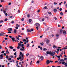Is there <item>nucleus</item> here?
Returning a JSON list of instances; mask_svg holds the SVG:
<instances>
[{
    "label": "nucleus",
    "instance_id": "f257e3e1",
    "mask_svg": "<svg viewBox=\"0 0 67 67\" xmlns=\"http://www.w3.org/2000/svg\"><path fill=\"white\" fill-rule=\"evenodd\" d=\"M46 53L47 54L50 55L51 56H54L55 54V52L53 51L52 52L51 51L50 52L48 51L46 52Z\"/></svg>",
    "mask_w": 67,
    "mask_h": 67
},
{
    "label": "nucleus",
    "instance_id": "e2e57ef3",
    "mask_svg": "<svg viewBox=\"0 0 67 67\" xmlns=\"http://www.w3.org/2000/svg\"><path fill=\"white\" fill-rule=\"evenodd\" d=\"M64 60H67V58H65L64 59Z\"/></svg>",
    "mask_w": 67,
    "mask_h": 67
},
{
    "label": "nucleus",
    "instance_id": "338daca9",
    "mask_svg": "<svg viewBox=\"0 0 67 67\" xmlns=\"http://www.w3.org/2000/svg\"><path fill=\"white\" fill-rule=\"evenodd\" d=\"M8 33H11V32L10 31H9L8 32Z\"/></svg>",
    "mask_w": 67,
    "mask_h": 67
},
{
    "label": "nucleus",
    "instance_id": "0e129e2a",
    "mask_svg": "<svg viewBox=\"0 0 67 67\" xmlns=\"http://www.w3.org/2000/svg\"><path fill=\"white\" fill-rule=\"evenodd\" d=\"M26 40L25 39H24L23 40V42H26Z\"/></svg>",
    "mask_w": 67,
    "mask_h": 67
},
{
    "label": "nucleus",
    "instance_id": "2eb2a0df",
    "mask_svg": "<svg viewBox=\"0 0 67 67\" xmlns=\"http://www.w3.org/2000/svg\"><path fill=\"white\" fill-rule=\"evenodd\" d=\"M53 47L54 48H57L56 47V46L55 45H54L53 46Z\"/></svg>",
    "mask_w": 67,
    "mask_h": 67
},
{
    "label": "nucleus",
    "instance_id": "4468645a",
    "mask_svg": "<svg viewBox=\"0 0 67 67\" xmlns=\"http://www.w3.org/2000/svg\"><path fill=\"white\" fill-rule=\"evenodd\" d=\"M9 48H10V49H13V48H14V47H12V46H9Z\"/></svg>",
    "mask_w": 67,
    "mask_h": 67
},
{
    "label": "nucleus",
    "instance_id": "f03ea898",
    "mask_svg": "<svg viewBox=\"0 0 67 67\" xmlns=\"http://www.w3.org/2000/svg\"><path fill=\"white\" fill-rule=\"evenodd\" d=\"M24 44H21L20 43H19L18 44V47H17V49H19L20 48H21V47H22L23 46H24Z\"/></svg>",
    "mask_w": 67,
    "mask_h": 67
},
{
    "label": "nucleus",
    "instance_id": "bb28decb",
    "mask_svg": "<svg viewBox=\"0 0 67 67\" xmlns=\"http://www.w3.org/2000/svg\"><path fill=\"white\" fill-rule=\"evenodd\" d=\"M48 14H50V15H52V13H51V12H48Z\"/></svg>",
    "mask_w": 67,
    "mask_h": 67
},
{
    "label": "nucleus",
    "instance_id": "5701e85b",
    "mask_svg": "<svg viewBox=\"0 0 67 67\" xmlns=\"http://www.w3.org/2000/svg\"><path fill=\"white\" fill-rule=\"evenodd\" d=\"M11 23L12 24H14V21L12 20V21L11 22Z\"/></svg>",
    "mask_w": 67,
    "mask_h": 67
},
{
    "label": "nucleus",
    "instance_id": "f3484780",
    "mask_svg": "<svg viewBox=\"0 0 67 67\" xmlns=\"http://www.w3.org/2000/svg\"><path fill=\"white\" fill-rule=\"evenodd\" d=\"M54 12L56 13L57 12V9H54L53 10Z\"/></svg>",
    "mask_w": 67,
    "mask_h": 67
},
{
    "label": "nucleus",
    "instance_id": "1a4fd4ad",
    "mask_svg": "<svg viewBox=\"0 0 67 67\" xmlns=\"http://www.w3.org/2000/svg\"><path fill=\"white\" fill-rule=\"evenodd\" d=\"M63 34L64 35H66V32L65 30H64L63 32Z\"/></svg>",
    "mask_w": 67,
    "mask_h": 67
},
{
    "label": "nucleus",
    "instance_id": "58836bf2",
    "mask_svg": "<svg viewBox=\"0 0 67 67\" xmlns=\"http://www.w3.org/2000/svg\"><path fill=\"white\" fill-rule=\"evenodd\" d=\"M65 63V62H63L62 63V65H64V64Z\"/></svg>",
    "mask_w": 67,
    "mask_h": 67
},
{
    "label": "nucleus",
    "instance_id": "aec40b11",
    "mask_svg": "<svg viewBox=\"0 0 67 67\" xmlns=\"http://www.w3.org/2000/svg\"><path fill=\"white\" fill-rule=\"evenodd\" d=\"M29 23H31L32 21V19H30L29 20Z\"/></svg>",
    "mask_w": 67,
    "mask_h": 67
},
{
    "label": "nucleus",
    "instance_id": "9b49d317",
    "mask_svg": "<svg viewBox=\"0 0 67 67\" xmlns=\"http://www.w3.org/2000/svg\"><path fill=\"white\" fill-rule=\"evenodd\" d=\"M27 31L28 32H31V30H29V29H27Z\"/></svg>",
    "mask_w": 67,
    "mask_h": 67
},
{
    "label": "nucleus",
    "instance_id": "7ed1b4c3",
    "mask_svg": "<svg viewBox=\"0 0 67 67\" xmlns=\"http://www.w3.org/2000/svg\"><path fill=\"white\" fill-rule=\"evenodd\" d=\"M3 54H2L0 55V59H2L3 58Z\"/></svg>",
    "mask_w": 67,
    "mask_h": 67
},
{
    "label": "nucleus",
    "instance_id": "69168bd1",
    "mask_svg": "<svg viewBox=\"0 0 67 67\" xmlns=\"http://www.w3.org/2000/svg\"><path fill=\"white\" fill-rule=\"evenodd\" d=\"M14 55H16V52H15L14 53Z\"/></svg>",
    "mask_w": 67,
    "mask_h": 67
},
{
    "label": "nucleus",
    "instance_id": "473e14b6",
    "mask_svg": "<svg viewBox=\"0 0 67 67\" xmlns=\"http://www.w3.org/2000/svg\"><path fill=\"white\" fill-rule=\"evenodd\" d=\"M40 44L41 45H42V46H43L44 44V43H43V42H42L40 43Z\"/></svg>",
    "mask_w": 67,
    "mask_h": 67
},
{
    "label": "nucleus",
    "instance_id": "49530a36",
    "mask_svg": "<svg viewBox=\"0 0 67 67\" xmlns=\"http://www.w3.org/2000/svg\"><path fill=\"white\" fill-rule=\"evenodd\" d=\"M62 62H60V61H59V62L58 63L59 64H62Z\"/></svg>",
    "mask_w": 67,
    "mask_h": 67
},
{
    "label": "nucleus",
    "instance_id": "c03bdc74",
    "mask_svg": "<svg viewBox=\"0 0 67 67\" xmlns=\"http://www.w3.org/2000/svg\"><path fill=\"white\" fill-rule=\"evenodd\" d=\"M54 4L55 5H56V4H57V3H56L55 2H54Z\"/></svg>",
    "mask_w": 67,
    "mask_h": 67
},
{
    "label": "nucleus",
    "instance_id": "a19ab883",
    "mask_svg": "<svg viewBox=\"0 0 67 67\" xmlns=\"http://www.w3.org/2000/svg\"><path fill=\"white\" fill-rule=\"evenodd\" d=\"M6 57L7 58V59H8V58H9V56L8 55H6Z\"/></svg>",
    "mask_w": 67,
    "mask_h": 67
},
{
    "label": "nucleus",
    "instance_id": "a878e982",
    "mask_svg": "<svg viewBox=\"0 0 67 67\" xmlns=\"http://www.w3.org/2000/svg\"><path fill=\"white\" fill-rule=\"evenodd\" d=\"M20 50H21V51H24L25 50V49H23L22 48H20Z\"/></svg>",
    "mask_w": 67,
    "mask_h": 67
},
{
    "label": "nucleus",
    "instance_id": "4d7b16f0",
    "mask_svg": "<svg viewBox=\"0 0 67 67\" xmlns=\"http://www.w3.org/2000/svg\"><path fill=\"white\" fill-rule=\"evenodd\" d=\"M24 18H23L22 19H21V21H24Z\"/></svg>",
    "mask_w": 67,
    "mask_h": 67
},
{
    "label": "nucleus",
    "instance_id": "7c9ffc66",
    "mask_svg": "<svg viewBox=\"0 0 67 67\" xmlns=\"http://www.w3.org/2000/svg\"><path fill=\"white\" fill-rule=\"evenodd\" d=\"M43 9H47V7L45 6L43 8Z\"/></svg>",
    "mask_w": 67,
    "mask_h": 67
},
{
    "label": "nucleus",
    "instance_id": "dca6fc26",
    "mask_svg": "<svg viewBox=\"0 0 67 67\" xmlns=\"http://www.w3.org/2000/svg\"><path fill=\"white\" fill-rule=\"evenodd\" d=\"M0 36H3L4 35L3 34H1V33H0Z\"/></svg>",
    "mask_w": 67,
    "mask_h": 67
},
{
    "label": "nucleus",
    "instance_id": "79ce46f5",
    "mask_svg": "<svg viewBox=\"0 0 67 67\" xmlns=\"http://www.w3.org/2000/svg\"><path fill=\"white\" fill-rule=\"evenodd\" d=\"M55 52H56L57 54H58V53H59V52L58 51H55Z\"/></svg>",
    "mask_w": 67,
    "mask_h": 67
},
{
    "label": "nucleus",
    "instance_id": "8fccbe9b",
    "mask_svg": "<svg viewBox=\"0 0 67 67\" xmlns=\"http://www.w3.org/2000/svg\"><path fill=\"white\" fill-rule=\"evenodd\" d=\"M56 36L57 37H58L59 36V35H56Z\"/></svg>",
    "mask_w": 67,
    "mask_h": 67
},
{
    "label": "nucleus",
    "instance_id": "13d9d810",
    "mask_svg": "<svg viewBox=\"0 0 67 67\" xmlns=\"http://www.w3.org/2000/svg\"><path fill=\"white\" fill-rule=\"evenodd\" d=\"M62 8H60V9L59 11H62Z\"/></svg>",
    "mask_w": 67,
    "mask_h": 67
},
{
    "label": "nucleus",
    "instance_id": "052dcab7",
    "mask_svg": "<svg viewBox=\"0 0 67 67\" xmlns=\"http://www.w3.org/2000/svg\"><path fill=\"white\" fill-rule=\"evenodd\" d=\"M9 37H10V38H12V37L11 36H9Z\"/></svg>",
    "mask_w": 67,
    "mask_h": 67
},
{
    "label": "nucleus",
    "instance_id": "2f4dec72",
    "mask_svg": "<svg viewBox=\"0 0 67 67\" xmlns=\"http://www.w3.org/2000/svg\"><path fill=\"white\" fill-rule=\"evenodd\" d=\"M23 59H24V57H22L21 59H20V61H22L23 60Z\"/></svg>",
    "mask_w": 67,
    "mask_h": 67
},
{
    "label": "nucleus",
    "instance_id": "393cba45",
    "mask_svg": "<svg viewBox=\"0 0 67 67\" xmlns=\"http://www.w3.org/2000/svg\"><path fill=\"white\" fill-rule=\"evenodd\" d=\"M67 48L66 47H64L62 48V49H67Z\"/></svg>",
    "mask_w": 67,
    "mask_h": 67
},
{
    "label": "nucleus",
    "instance_id": "a211bd4d",
    "mask_svg": "<svg viewBox=\"0 0 67 67\" xmlns=\"http://www.w3.org/2000/svg\"><path fill=\"white\" fill-rule=\"evenodd\" d=\"M8 50H7V51H6V53L7 54H9V51H8Z\"/></svg>",
    "mask_w": 67,
    "mask_h": 67
},
{
    "label": "nucleus",
    "instance_id": "603ef678",
    "mask_svg": "<svg viewBox=\"0 0 67 67\" xmlns=\"http://www.w3.org/2000/svg\"><path fill=\"white\" fill-rule=\"evenodd\" d=\"M22 54V52H20V55H21Z\"/></svg>",
    "mask_w": 67,
    "mask_h": 67
},
{
    "label": "nucleus",
    "instance_id": "f704fd0d",
    "mask_svg": "<svg viewBox=\"0 0 67 67\" xmlns=\"http://www.w3.org/2000/svg\"><path fill=\"white\" fill-rule=\"evenodd\" d=\"M3 20H1L0 21V23H3Z\"/></svg>",
    "mask_w": 67,
    "mask_h": 67
},
{
    "label": "nucleus",
    "instance_id": "ea45409f",
    "mask_svg": "<svg viewBox=\"0 0 67 67\" xmlns=\"http://www.w3.org/2000/svg\"><path fill=\"white\" fill-rule=\"evenodd\" d=\"M9 18L10 19H11V18H13V16H10L9 17Z\"/></svg>",
    "mask_w": 67,
    "mask_h": 67
},
{
    "label": "nucleus",
    "instance_id": "c9c22d12",
    "mask_svg": "<svg viewBox=\"0 0 67 67\" xmlns=\"http://www.w3.org/2000/svg\"><path fill=\"white\" fill-rule=\"evenodd\" d=\"M61 55H63V54H64V51H63L62 52V53H61Z\"/></svg>",
    "mask_w": 67,
    "mask_h": 67
},
{
    "label": "nucleus",
    "instance_id": "f8f14e48",
    "mask_svg": "<svg viewBox=\"0 0 67 67\" xmlns=\"http://www.w3.org/2000/svg\"><path fill=\"white\" fill-rule=\"evenodd\" d=\"M40 59H41V60H43L44 59V57L42 56H41L40 57Z\"/></svg>",
    "mask_w": 67,
    "mask_h": 67
},
{
    "label": "nucleus",
    "instance_id": "20e7f679",
    "mask_svg": "<svg viewBox=\"0 0 67 67\" xmlns=\"http://www.w3.org/2000/svg\"><path fill=\"white\" fill-rule=\"evenodd\" d=\"M11 39L12 41H13V42H16V40H15L14 38H11Z\"/></svg>",
    "mask_w": 67,
    "mask_h": 67
},
{
    "label": "nucleus",
    "instance_id": "3c124183",
    "mask_svg": "<svg viewBox=\"0 0 67 67\" xmlns=\"http://www.w3.org/2000/svg\"><path fill=\"white\" fill-rule=\"evenodd\" d=\"M9 5H11V3L10 2L8 4Z\"/></svg>",
    "mask_w": 67,
    "mask_h": 67
},
{
    "label": "nucleus",
    "instance_id": "39448f33",
    "mask_svg": "<svg viewBox=\"0 0 67 67\" xmlns=\"http://www.w3.org/2000/svg\"><path fill=\"white\" fill-rule=\"evenodd\" d=\"M35 25L36 26H38V27H39L40 26V24L37 23L35 24Z\"/></svg>",
    "mask_w": 67,
    "mask_h": 67
},
{
    "label": "nucleus",
    "instance_id": "680f3d73",
    "mask_svg": "<svg viewBox=\"0 0 67 67\" xmlns=\"http://www.w3.org/2000/svg\"><path fill=\"white\" fill-rule=\"evenodd\" d=\"M4 55V56H5L6 55V53H4L3 54Z\"/></svg>",
    "mask_w": 67,
    "mask_h": 67
},
{
    "label": "nucleus",
    "instance_id": "412c9836",
    "mask_svg": "<svg viewBox=\"0 0 67 67\" xmlns=\"http://www.w3.org/2000/svg\"><path fill=\"white\" fill-rule=\"evenodd\" d=\"M60 61L61 62H64V60L63 59H62L60 60Z\"/></svg>",
    "mask_w": 67,
    "mask_h": 67
},
{
    "label": "nucleus",
    "instance_id": "6ab92c4d",
    "mask_svg": "<svg viewBox=\"0 0 67 67\" xmlns=\"http://www.w3.org/2000/svg\"><path fill=\"white\" fill-rule=\"evenodd\" d=\"M16 29H15L14 31V33L15 34L16 33Z\"/></svg>",
    "mask_w": 67,
    "mask_h": 67
},
{
    "label": "nucleus",
    "instance_id": "de8ad7c7",
    "mask_svg": "<svg viewBox=\"0 0 67 67\" xmlns=\"http://www.w3.org/2000/svg\"><path fill=\"white\" fill-rule=\"evenodd\" d=\"M16 26L17 27H19V25L18 24H16Z\"/></svg>",
    "mask_w": 67,
    "mask_h": 67
},
{
    "label": "nucleus",
    "instance_id": "6e6d98bb",
    "mask_svg": "<svg viewBox=\"0 0 67 67\" xmlns=\"http://www.w3.org/2000/svg\"><path fill=\"white\" fill-rule=\"evenodd\" d=\"M37 63L38 64H39V63H40V61H38L37 62Z\"/></svg>",
    "mask_w": 67,
    "mask_h": 67
},
{
    "label": "nucleus",
    "instance_id": "423d86ee",
    "mask_svg": "<svg viewBox=\"0 0 67 67\" xmlns=\"http://www.w3.org/2000/svg\"><path fill=\"white\" fill-rule=\"evenodd\" d=\"M7 30L8 31H11V32L12 31V28H8Z\"/></svg>",
    "mask_w": 67,
    "mask_h": 67
},
{
    "label": "nucleus",
    "instance_id": "864d4df0",
    "mask_svg": "<svg viewBox=\"0 0 67 67\" xmlns=\"http://www.w3.org/2000/svg\"><path fill=\"white\" fill-rule=\"evenodd\" d=\"M28 55H29V53H28V54H26V56H28Z\"/></svg>",
    "mask_w": 67,
    "mask_h": 67
},
{
    "label": "nucleus",
    "instance_id": "4c0bfd02",
    "mask_svg": "<svg viewBox=\"0 0 67 67\" xmlns=\"http://www.w3.org/2000/svg\"><path fill=\"white\" fill-rule=\"evenodd\" d=\"M7 20H8V19H7V18H6V19H4V21H7Z\"/></svg>",
    "mask_w": 67,
    "mask_h": 67
},
{
    "label": "nucleus",
    "instance_id": "0eeeda50",
    "mask_svg": "<svg viewBox=\"0 0 67 67\" xmlns=\"http://www.w3.org/2000/svg\"><path fill=\"white\" fill-rule=\"evenodd\" d=\"M47 63V65H48L50 62H49V60H47V61L46 62Z\"/></svg>",
    "mask_w": 67,
    "mask_h": 67
},
{
    "label": "nucleus",
    "instance_id": "774afa93",
    "mask_svg": "<svg viewBox=\"0 0 67 67\" xmlns=\"http://www.w3.org/2000/svg\"><path fill=\"white\" fill-rule=\"evenodd\" d=\"M13 51H16V49H13Z\"/></svg>",
    "mask_w": 67,
    "mask_h": 67
},
{
    "label": "nucleus",
    "instance_id": "4be33fe9",
    "mask_svg": "<svg viewBox=\"0 0 67 67\" xmlns=\"http://www.w3.org/2000/svg\"><path fill=\"white\" fill-rule=\"evenodd\" d=\"M19 59H21V58H22V57H21V55H19Z\"/></svg>",
    "mask_w": 67,
    "mask_h": 67
},
{
    "label": "nucleus",
    "instance_id": "5fc2aeb1",
    "mask_svg": "<svg viewBox=\"0 0 67 67\" xmlns=\"http://www.w3.org/2000/svg\"><path fill=\"white\" fill-rule=\"evenodd\" d=\"M11 59H12L11 58H9L8 59V60H11Z\"/></svg>",
    "mask_w": 67,
    "mask_h": 67
},
{
    "label": "nucleus",
    "instance_id": "6e6552de",
    "mask_svg": "<svg viewBox=\"0 0 67 67\" xmlns=\"http://www.w3.org/2000/svg\"><path fill=\"white\" fill-rule=\"evenodd\" d=\"M63 29H61L60 30V32L59 33V35H62V33H63Z\"/></svg>",
    "mask_w": 67,
    "mask_h": 67
},
{
    "label": "nucleus",
    "instance_id": "09e8293b",
    "mask_svg": "<svg viewBox=\"0 0 67 67\" xmlns=\"http://www.w3.org/2000/svg\"><path fill=\"white\" fill-rule=\"evenodd\" d=\"M36 28L37 29V30H38V26L36 27Z\"/></svg>",
    "mask_w": 67,
    "mask_h": 67
},
{
    "label": "nucleus",
    "instance_id": "a18cd8bd",
    "mask_svg": "<svg viewBox=\"0 0 67 67\" xmlns=\"http://www.w3.org/2000/svg\"><path fill=\"white\" fill-rule=\"evenodd\" d=\"M57 57H58V58H60V55L57 56Z\"/></svg>",
    "mask_w": 67,
    "mask_h": 67
},
{
    "label": "nucleus",
    "instance_id": "bf43d9fd",
    "mask_svg": "<svg viewBox=\"0 0 67 67\" xmlns=\"http://www.w3.org/2000/svg\"><path fill=\"white\" fill-rule=\"evenodd\" d=\"M37 12L38 13L40 12V10H38L37 11Z\"/></svg>",
    "mask_w": 67,
    "mask_h": 67
},
{
    "label": "nucleus",
    "instance_id": "cd10ccee",
    "mask_svg": "<svg viewBox=\"0 0 67 67\" xmlns=\"http://www.w3.org/2000/svg\"><path fill=\"white\" fill-rule=\"evenodd\" d=\"M43 51H47V49L44 48L43 49Z\"/></svg>",
    "mask_w": 67,
    "mask_h": 67
},
{
    "label": "nucleus",
    "instance_id": "72a5a7b5",
    "mask_svg": "<svg viewBox=\"0 0 67 67\" xmlns=\"http://www.w3.org/2000/svg\"><path fill=\"white\" fill-rule=\"evenodd\" d=\"M30 14H28L27 15V18H30Z\"/></svg>",
    "mask_w": 67,
    "mask_h": 67
},
{
    "label": "nucleus",
    "instance_id": "9d476101",
    "mask_svg": "<svg viewBox=\"0 0 67 67\" xmlns=\"http://www.w3.org/2000/svg\"><path fill=\"white\" fill-rule=\"evenodd\" d=\"M46 43L47 44H48L49 43V40H47L46 41Z\"/></svg>",
    "mask_w": 67,
    "mask_h": 67
},
{
    "label": "nucleus",
    "instance_id": "ddd939ff",
    "mask_svg": "<svg viewBox=\"0 0 67 67\" xmlns=\"http://www.w3.org/2000/svg\"><path fill=\"white\" fill-rule=\"evenodd\" d=\"M60 23H64V21L63 20H60Z\"/></svg>",
    "mask_w": 67,
    "mask_h": 67
},
{
    "label": "nucleus",
    "instance_id": "37998d69",
    "mask_svg": "<svg viewBox=\"0 0 67 67\" xmlns=\"http://www.w3.org/2000/svg\"><path fill=\"white\" fill-rule=\"evenodd\" d=\"M20 44H23V42L22 41H20V42H19Z\"/></svg>",
    "mask_w": 67,
    "mask_h": 67
},
{
    "label": "nucleus",
    "instance_id": "c85d7f7f",
    "mask_svg": "<svg viewBox=\"0 0 67 67\" xmlns=\"http://www.w3.org/2000/svg\"><path fill=\"white\" fill-rule=\"evenodd\" d=\"M29 46H30V44L28 43L27 44V47H29Z\"/></svg>",
    "mask_w": 67,
    "mask_h": 67
},
{
    "label": "nucleus",
    "instance_id": "b1692460",
    "mask_svg": "<svg viewBox=\"0 0 67 67\" xmlns=\"http://www.w3.org/2000/svg\"><path fill=\"white\" fill-rule=\"evenodd\" d=\"M60 14L61 15H64V14L63 13V12H61L60 13Z\"/></svg>",
    "mask_w": 67,
    "mask_h": 67
},
{
    "label": "nucleus",
    "instance_id": "c756f323",
    "mask_svg": "<svg viewBox=\"0 0 67 67\" xmlns=\"http://www.w3.org/2000/svg\"><path fill=\"white\" fill-rule=\"evenodd\" d=\"M44 18L46 19H48V16H45Z\"/></svg>",
    "mask_w": 67,
    "mask_h": 67
},
{
    "label": "nucleus",
    "instance_id": "e433bc0d",
    "mask_svg": "<svg viewBox=\"0 0 67 67\" xmlns=\"http://www.w3.org/2000/svg\"><path fill=\"white\" fill-rule=\"evenodd\" d=\"M10 57L12 58H14V57L13 56V55H11L10 56Z\"/></svg>",
    "mask_w": 67,
    "mask_h": 67
}]
</instances>
